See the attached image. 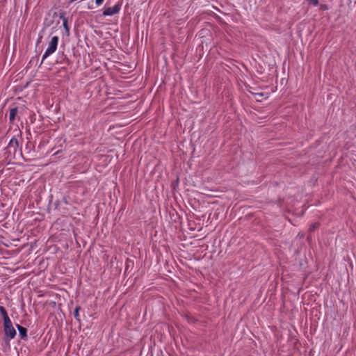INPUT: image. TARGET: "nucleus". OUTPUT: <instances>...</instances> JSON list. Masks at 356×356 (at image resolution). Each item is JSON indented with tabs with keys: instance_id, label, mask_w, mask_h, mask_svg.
<instances>
[{
	"instance_id": "1a4fd4ad",
	"label": "nucleus",
	"mask_w": 356,
	"mask_h": 356,
	"mask_svg": "<svg viewBox=\"0 0 356 356\" xmlns=\"http://www.w3.org/2000/svg\"><path fill=\"white\" fill-rule=\"evenodd\" d=\"M307 1L310 6H313L314 7H317L318 6V0H307Z\"/></svg>"
},
{
	"instance_id": "39448f33",
	"label": "nucleus",
	"mask_w": 356,
	"mask_h": 356,
	"mask_svg": "<svg viewBox=\"0 0 356 356\" xmlns=\"http://www.w3.org/2000/svg\"><path fill=\"white\" fill-rule=\"evenodd\" d=\"M0 313L3 318V323L10 320L6 309L3 306H0Z\"/></svg>"
},
{
	"instance_id": "ddd939ff",
	"label": "nucleus",
	"mask_w": 356,
	"mask_h": 356,
	"mask_svg": "<svg viewBox=\"0 0 356 356\" xmlns=\"http://www.w3.org/2000/svg\"><path fill=\"white\" fill-rule=\"evenodd\" d=\"M318 224L315 223V224L312 225L310 227L309 230H310V231H312V230H314V229L316 227H318Z\"/></svg>"
},
{
	"instance_id": "6e6552de",
	"label": "nucleus",
	"mask_w": 356,
	"mask_h": 356,
	"mask_svg": "<svg viewBox=\"0 0 356 356\" xmlns=\"http://www.w3.org/2000/svg\"><path fill=\"white\" fill-rule=\"evenodd\" d=\"M18 146V140L15 138H13L10 140V143L8 144V147H17Z\"/></svg>"
},
{
	"instance_id": "7ed1b4c3",
	"label": "nucleus",
	"mask_w": 356,
	"mask_h": 356,
	"mask_svg": "<svg viewBox=\"0 0 356 356\" xmlns=\"http://www.w3.org/2000/svg\"><path fill=\"white\" fill-rule=\"evenodd\" d=\"M121 9V4L120 3H115L111 7H104L103 10V15L105 16H112L120 12Z\"/></svg>"
},
{
	"instance_id": "f03ea898",
	"label": "nucleus",
	"mask_w": 356,
	"mask_h": 356,
	"mask_svg": "<svg viewBox=\"0 0 356 356\" xmlns=\"http://www.w3.org/2000/svg\"><path fill=\"white\" fill-rule=\"evenodd\" d=\"M5 335L10 339L15 338L16 335V330L13 326L11 321H7L3 323Z\"/></svg>"
},
{
	"instance_id": "9d476101",
	"label": "nucleus",
	"mask_w": 356,
	"mask_h": 356,
	"mask_svg": "<svg viewBox=\"0 0 356 356\" xmlns=\"http://www.w3.org/2000/svg\"><path fill=\"white\" fill-rule=\"evenodd\" d=\"M63 24V27L65 29V34L67 35H69L70 34V27H69V24Z\"/></svg>"
},
{
	"instance_id": "0eeeda50",
	"label": "nucleus",
	"mask_w": 356,
	"mask_h": 356,
	"mask_svg": "<svg viewBox=\"0 0 356 356\" xmlns=\"http://www.w3.org/2000/svg\"><path fill=\"white\" fill-rule=\"evenodd\" d=\"M319 10H327L329 9V6L327 4L323 2H318V6H317Z\"/></svg>"
},
{
	"instance_id": "423d86ee",
	"label": "nucleus",
	"mask_w": 356,
	"mask_h": 356,
	"mask_svg": "<svg viewBox=\"0 0 356 356\" xmlns=\"http://www.w3.org/2000/svg\"><path fill=\"white\" fill-rule=\"evenodd\" d=\"M17 108H11L10 111V115H9V120L11 123L13 122L14 120H15V118L17 113Z\"/></svg>"
},
{
	"instance_id": "20e7f679",
	"label": "nucleus",
	"mask_w": 356,
	"mask_h": 356,
	"mask_svg": "<svg viewBox=\"0 0 356 356\" xmlns=\"http://www.w3.org/2000/svg\"><path fill=\"white\" fill-rule=\"evenodd\" d=\"M17 330L19 332V335L22 338L26 337L27 336V330L26 327H22L19 325H17Z\"/></svg>"
},
{
	"instance_id": "f257e3e1",
	"label": "nucleus",
	"mask_w": 356,
	"mask_h": 356,
	"mask_svg": "<svg viewBox=\"0 0 356 356\" xmlns=\"http://www.w3.org/2000/svg\"><path fill=\"white\" fill-rule=\"evenodd\" d=\"M58 36H54L51 38V41L49 43L48 47L46 49L43 56L42 61H43L45 58H47L49 56L52 54L54 52L56 51L58 46Z\"/></svg>"
},
{
	"instance_id": "f8f14e48",
	"label": "nucleus",
	"mask_w": 356,
	"mask_h": 356,
	"mask_svg": "<svg viewBox=\"0 0 356 356\" xmlns=\"http://www.w3.org/2000/svg\"><path fill=\"white\" fill-rule=\"evenodd\" d=\"M104 0H95V3L97 6H100L103 3Z\"/></svg>"
},
{
	"instance_id": "9b49d317",
	"label": "nucleus",
	"mask_w": 356,
	"mask_h": 356,
	"mask_svg": "<svg viewBox=\"0 0 356 356\" xmlns=\"http://www.w3.org/2000/svg\"><path fill=\"white\" fill-rule=\"evenodd\" d=\"M79 307H76L75 310H74V317L78 319V317H79Z\"/></svg>"
}]
</instances>
